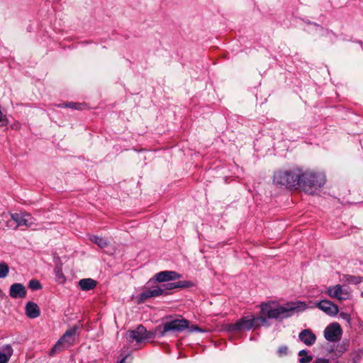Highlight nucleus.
<instances>
[{
  "label": "nucleus",
  "instance_id": "nucleus-1",
  "mask_svg": "<svg viewBox=\"0 0 363 363\" xmlns=\"http://www.w3.org/2000/svg\"><path fill=\"white\" fill-rule=\"evenodd\" d=\"M306 304L303 302H289L282 306H276L274 303H264L260 306V315L244 316L235 323L226 325L227 330L230 332H239L250 330L252 328H258L267 323V319H284L292 316L295 312L301 311L305 308Z\"/></svg>",
  "mask_w": 363,
  "mask_h": 363
},
{
  "label": "nucleus",
  "instance_id": "nucleus-2",
  "mask_svg": "<svg viewBox=\"0 0 363 363\" xmlns=\"http://www.w3.org/2000/svg\"><path fill=\"white\" fill-rule=\"evenodd\" d=\"M299 180V189L313 194L325 184V176L321 172L301 169Z\"/></svg>",
  "mask_w": 363,
  "mask_h": 363
},
{
  "label": "nucleus",
  "instance_id": "nucleus-3",
  "mask_svg": "<svg viewBox=\"0 0 363 363\" xmlns=\"http://www.w3.org/2000/svg\"><path fill=\"white\" fill-rule=\"evenodd\" d=\"M301 172V168L299 167L279 170L274 173L273 182L275 184L284 186L287 189H297L299 188Z\"/></svg>",
  "mask_w": 363,
  "mask_h": 363
},
{
  "label": "nucleus",
  "instance_id": "nucleus-4",
  "mask_svg": "<svg viewBox=\"0 0 363 363\" xmlns=\"http://www.w3.org/2000/svg\"><path fill=\"white\" fill-rule=\"evenodd\" d=\"M189 325V320L186 319H174L166 321L162 326H157L155 333L160 337H164L169 332L180 333L187 329Z\"/></svg>",
  "mask_w": 363,
  "mask_h": 363
},
{
  "label": "nucleus",
  "instance_id": "nucleus-5",
  "mask_svg": "<svg viewBox=\"0 0 363 363\" xmlns=\"http://www.w3.org/2000/svg\"><path fill=\"white\" fill-rule=\"evenodd\" d=\"M77 330V326L67 330L52 347L49 352V355L54 356L55 354L60 352L65 349L72 345L74 342Z\"/></svg>",
  "mask_w": 363,
  "mask_h": 363
},
{
  "label": "nucleus",
  "instance_id": "nucleus-6",
  "mask_svg": "<svg viewBox=\"0 0 363 363\" xmlns=\"http://www.w3.org/2000/svg\"><path fill=\"white\" fill-rule=\"evenodd\" d=\"M153 283L155 282L152 279L146 283L143 288V291L137 296L138 303H144L148 298L158 297L162 295V291L159 286H152Z\"/></svg>",
  "mask_w": 363,
  "mask_h": 363
},
{
  "label": "nucleus",
  "instance_id": "nucleus-7",
  "mask_svg": "<svg viewBox=\"0 0 363 363\" xmlns=\"http://www.w3.org/2000/svg\"><path fill=\"white\" fill-rule=\"evenodd\" d=\"M152 333L148 332L143 325H140L135 330L128 331L127 338L130 342L135 340L137 342H141L146 339L152 337Z\"/></svg>",
  "mask_w": 363,
  "mask_h": 363
},
{
  "label": "nucleus",
  "instance_id": "nucleus-8",
  "mask_svg": "<svg viewBox=\"0 0 363 363\" xmlns=\"http://www.w3.org/2000/svg\"><path fill=\"white\" fill-rule=\"evenodd\" d=\"M342 330L337 323L328 325L324 330V337L329 342L338 341L342 335Z\"/></svg>",
  "mask_w": 363,
  "mask_h": 363
},
{
  "label": "nucleus",
  "instance_id": "nucleus-9",
  "mask_svg": "<svg viewBox=\"0 0 363 363\" xmlns=\"http://www.w3.org/2000/svg\"><path fill=\"white\" fill-rule=\"evenodd\" d=\"M327 294L330 297L340 301L347 300L351 296L350 293L340 284L330 286L327 290Z\"/></svg>",
  "mask_w": 363,
  "mask_h": 363
},
{
  "label": "nucleus",
  "instance_id": "nucleus-10",
  "mask_svg": "<svg viewBox=\"0 0 363 363\" xmlns=\"http://www.w3.org/2000/svg\"><path fill=\"white\" fill-rule=\"evenodd\" d=\"M182 277V274L174 271H162L155 274L152 279L155 282H166L172 280L179 279Z\"/></svg>",
  "mask_w": 363,
  "mask_h": 363
},
{
  "label": "nucleus",
  "instance_id": "nucleus-11",
  "mask_svg": "<svg viewBox=\"0 0 363 363\" xmlns=\"http://www.w3.org/2000/svg\"><path fill=\"white\" fill-rule=\"evenodd\" d=\"M11 219L16 223L14 228H17L19 226H31L34 222L33 218L30 214L28 213H12L11 215Z\"/></svg>",
  "mask_w": 363,
  "mask_h": 363
},
{
  "label": "nucleus",
  "instance_id": "nucleus-12",
  "mask_svg": "<svg viewBox=\"0 0 363 363\" xmlns=\"http://www.w3.org/2000/svg\"><path fill=\"white\" fill-rule=\"evenodd\" d=\"M315 306L329 315H335L339 311L337 306L328 300H322L316 303Z\"/></svg>",
  "mask_w": 363,
  "mask_h": 363
},
{
  "label": "nucleus",
  "instance_id": "nucleus-13",
  "mask_svg": "<svg viewBox=\"0 0 363 363\" xmlns=\"http://www.w3.org/2000/svg\"><path fill=\"white\" fill-rule=\"evenodd\" d=\"M193 284L189 281H179L174 283H167L159 286L162 291V295H167L169 291L177 288H188Z\"/></svg>",
  "mask_w": 363,
  "mask_h": 363
},
{
  "label": "nucleus",
  "instance_id": "nucleus-14",
  "mask_svg": "<svg viewBox=\"0 0 363 363\" xmlns=\"http://www.w3.org/2000/svg\"><path fill=\"white\" fill-rule=\"evenodd\" d=\"M9 296L13 298H23L26 296V287L20 283H15L10 286Z\"/></svg>",
  "mask_w": 363,
  "mask_h": 363
},
{
  "label": "nucleus",
  "instance_id": "nucleus-15",
  "mask_svg": "<svg viewBox=\"0 0 363 363\" xmlns=\"http://www.w3.org/2000/svg\"><path fill=\"white\" fill-rule=\"evenodd\" d=\"M298 339L307 346L313 345L315 340V335L309 329L303 330L298 335Z\"/></svg>",
  "mask_w": 363,
  "mask_h": 363
},
{
  "label": "nucleus",
  "instance_id": "nucleus-16",
  "mask_svg": "<svg viewBox=\"0 0 363 363\" xmlns=\"http://www.w3.org/2000/svg\"><path fill=\"white\" fill-rule=\"evenodd\" d=\"M26 314L30 318L38 317L40 314L38 306L33 302H28L26 306Z\"/></svg>",
  "mask_w": 363,
  "mask_h": 363
},
{
  "label": "nucleus",
  "instance_id": "nucleus-17",
  "mask_svg": "<svg viewBox=\"0 0 363 363\" xmlns=\"http://www.w3.org/2000/svg\"><path fill=\"white\" fill-rule=\"evenodd\" d=\"M97 281L91 279H82L79 281V286L82 291H89L96 286Z\"/></svg>",
  "mask_w": 363,
  "mask_h": 363
},
{
  "label": "nucleus",
  "instance_id": "nucleus-18",
  "mask_svg": "<svg viewBox=\"0 0 363 363\" xmlns=\"http://www.w3.org/2000/svg\"><path fill=\"white\" fill-rule=\"evenodd\" d=\"M12 353L13 350L9 345L0 348V363H8Z\"/></svg>",
  "mask_w": 363,
  "mask_h": 363
},
{
  "label": "nucleus",
  "instance_id": "nucleus-19",
  "mask_svg": "<svg viewBox=\"0 0 363 363\" xmlns=\"http://www.w3.org/2000/svg\"><path fill=\"white\" fill-rule=\"evenodd\" d=\"M89 239L92 242L95 243L101 248H104L108 245V242L104 238H101L96 235H91Z\"/></svg>",
  "mask_w": 363,
  "mask_h": 363
},
{
  "label": "nucleus",
  "instance_id": "nucleus-20",
  "mask_svg": "<svg viewBox=\"0 0 363 363\" xmlns=\"http://www.w3.org/2000/svg\"><path fill=\"white\" fill-rule=\"evenodd\" d=\"M54 274L55 275V279L58 283L63 284L65 281L66 278L60 266H56L55 267Z\"/></svg>",
  "mask_w": 363,
  "mask_h": 363
},
{
  "label": "nucleus",
  "instance_id": "nucleus-21",
  "mask_svg": "<svg viewBox=\"0 0 363 363\" xmlns=\"http://www.w3.org/2000/svg\"><path fill=\"white\" fill-rule=\"evenodd\" d=\"M344 280L347 283L350 284H358L362 281L363 278L359 276H354V275L347 274V275L344 276Z\"/></svg>",
  "mask_w": 363,
  "mask_h": 363
},
{
  "label": "nucleus",
  "instance_id": "nucleus-22",
  "mask_svg": "<svg viewBox=\"0 0 363 363\" xmlns=\"http://www.w3.org/2000/svg\"><path fill=\"white\" fill-rule=\"evenodd\" d=\"M9 272V268L5 262L0 263V278H5Z\"/></svg>",
  "mask_w": 363,
  "mask_h": 363
},
{
  "label": "nucleus",
  "instance_id": "nucleus-23",
  "mask_svg": "<svg viewBox=\"0 0 363 363\" xmlns=\"http://www.w3.org/2000/svg\"><path fill=\"white\" fill-rule=\"evenodd\" d=\"M28 286L32 290H38L42 288L41 284L36 279H32L29 281Z\"/></svg>",
  "mask_w": 363,
  "mask_h": 363
},
{
  "label": "nucleus",
  "instance_id": "nucleus-24",
  "mask_svg": "<svg viewBox=\"0 0 363 363\" xmlns=\"http://www.w3.org/2000/svg\"><path fill=\"white\" fill-rule=\"evenodd\" d=\"M82 106H83V104H81L70 102V103L65 104L64 105H60L59 106L68 107V108H71L72 109H82Z\"/></svg>",
  "mask_w": 363,
  "mask_h": 363
},
{
  "label": "nucleus",
  "instance_id": "nucleus-25",
  "mask_svg": "<svg viewBox=\"0 0 363 363\" xmlns=\"http://www.w3.org/2000/svg\"><path fill=\"white\" fill-rule=\"evenodd\" d=\"M313 360V356L306 354L304 357H301L298 362L299 363H309Z\"/></svg>",
  "mask_w": 363,
  "mask_h": 363
},
{
  "label": "nucleus",
  "instance_id": "nucleus-26",
  "mask_svg": "<svg viewBox=\"0 0 363 363\" xmlns=\"http://www.w3.org/2000/svg\"><path fill=\"white\" fill-rule=\"evenodd\" d=\"M189 332L192 333V332H199V333H201V332H203L204 330L201 329L198 325H192L191 326H189L188 328Z\"/></svg>",
  "mask_w": 363,
  "mask_h": 363
},
{
  "label": "nucleus",
  "instance_id": "nucleus-27",
  "mask_svg": "<svg viewBox=\"0 0 363 363\" xmlns=\"http://www.w3.org/2000/svg\"><path fill=\"white\" fill-rule=\"evenodd\" d=\"M340 316L343 320H345V321H347L348 323H350V321H351V317H350V314H348L347 313L342 312V313H340Z\"/></svg>",
  "mask_w": 363,
  "mask_h": 363
},
{
  "label": "nucleus",
  "instance_id": "nucleus-28",
  "mask_svg": "<svg viewBox=\"0 0 363 363\" xmlns=\"http://www.w3.org/2000/svg\"><path fill=\"white\" fill-rule=\"evenodd\" d=\"M288 348L286 346H281L279 348V354L280 355H286L287 354Z\"/></svg>",
  "mask_w": 363,
  "mask_h": 363
},
{
  "label": "nucleus",
  "instance_id": "nucleus-29",
  "mask_svg": "<svg viewBox=\"0 0 363 363\" xmlns=\"http://www.w3.org/2000/svg\"><path fill=\"white\" fill-rule=\"evenodd\" d=\"M313 363H330V362L325 358H317Z\"/></svg>",
  "mask_w": 363,
  "mask_h": 363
},
{
  "label": "nucleus",
  "instance_id": "nucleus-30",
  "mask_svg": "<svg viewBox=\"0 0 363 363\" xmlns=\"http://www.w3.org/2000/svg\"><path fill=\"white\" fill-rule=\"evenodd\" d=\"M337 350L338 352L343 353L346 350V348L343 346H337Z\"/></svg>",
  "mask_w": 363,
  "mask_h": 363
},
{
  "label": "nucleus",
  "instance_id": "nucleus-31",
  "mask_svg": "<svg viewBox=\"0 0 363 363\" xmlns=\"http://www.w3.org/2000/svg\"><path fill=\"white\" fill-rule=\"evenodd\" d=\"M306 354H308V352L305 350H302L299 351V352H298V356L301 357H304Z\"/></svg>",
  "mask_w": 363,
  "mask_h": 363
},
{
  "label": "nucleus",
  "instance_id": "nucleus-32",
  "mask_svg": "<svg viewBox=\"0 0 363 363\" xmlns=\"http://www.w3.org/2000/svg\"><path fill=\"white\" fill-rule=\"evenodd\" d=\"M126 359V357H123L120 363H124L125 360Z\"/></svg>",
  "mask_w": 363,
  "mask_h": 363
}]
</instances>
